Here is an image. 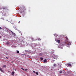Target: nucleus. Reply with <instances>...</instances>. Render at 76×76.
<instances>
[{"instance_id":"nucleus-12","label":"nucleus","mask_w":76,"mask_h":76,"mask_svg":"<svg viewBox=\"0 0 76 76\" xmlns=\"http://www.w3.org/2000/svg\"><path fill=\"white\" fill-rule=\"evenodd\" d=\"M9 44H10V42H7V45H9Z\"/></svg>"},{"instance_id":"nucleus-14","label":"nucleus","mask_w":76,"mask_h":76,"mask_svg":"<svg viewBox=\"0 0 76 76\" xmlns=\"http://www.w3.org/2000/svg\"><path fill=\"white\" fill-rule=\"evenodd\" d=\"M0 70L1 71V72H3V70H2V68H0Z\"/></svg>"},{"instance_id":"nucleus-8","label":"nucleus","mask_w":76,"mask_h":76,"mask_svg":"<svg viewBox=\"0 0 76 76\" xmlns=\"http://www.w3.org/2000/svg\"><path fill=\"white\" fill-rule=\"evenodd\" d=\"M67 45H71V43L70 42H69L68 43H67Z\"/></svg>"},{"instance_id":"nucleus-22","label":"nucleus","mask_w":76,"mask_h":76,"mask_svg":"<svg viewBox=\"0 0 76 76\" xmlns=\"http://www.w3.org/2000/svg\"><path fill=\"white\" fill-rule=\"evenodd\" d=\"M33 73H36V72H35V71H33Z\"/></svg>"},{"instance_id":"nucleus-10","label":"nucleus","mask_w":76,"mask_h":76,"mask_svg":"<svg viewBox=\"0 0 76 76\" xmlns=\"http://www.w3.org/2000/svg\"><path fill=\"white\" fill-rule=\"evenodd\" d=\"M43 61H44V62H47V60L45 59Z\"/></svg>"},{"instance_id":"nucleus-28","label":"nucleus","mask_w":76,"mask_h":76,"mask_svg":"<svg viewBox=\"0 0 76 76\" xmlns=\"http://www.w3.org/2000/svg\"><path fill=\"white\" fill-rule=\"evenodd\" d=\"M18 23H20V21H19V22H18Z\"/></svg>"},{"instance_id":"nucleus-11","label":"nucleus","mask_w":76,"mask_h":76,"mask_svg":"<svg viewBox=\"0 0 76 76\" xmlns=\"http://www.w3.org/2000/svg\"><path fill=\"white\" fill-rule=\"evenodd\" d=\"M11 75L12 76V75H14V72L13 71L11 73Z\"/></svg>"},{"instance_id":"nucleus-18","label":"nucleus","mask_w":76,"mask_h":76,"mask_svg":"<svg viewBox=\"0 0 76 76\" xmlns=\"http://www.w3.org/2000/svg\"><path fill=\"white\" fill-rule=\"evenodd\" d=\"M62 73V71H59V73Z\"/></svg>"},{"instance_id":"nucleus-17","label":"nucleus","mask_w":76,"mask_h":76,"mask_svg":"<svg viewBox=\"0 0 76 76\" xmlns=\"http://www.w3.org/2000/svg\"><path fill=\"white\" fill-rule=\"evenodd\" d=\"M57 41L59 43H60V40H58Z\"/></svg>"},{"instance_id":"nucleus-29","label":"nucleus","mask_w":76,"mask_h":76,"mask_svg":"<svg viewBox=\"0 0 76 76\" xmlns=\"http://www.w3.org/2000/svg\"><path fill=\"white\" fill-rule=\"evenodd\" d=\"M0 9H1V8H0Z\"/></svg>"},{"instance_id":"nucleus-20","label":"nucleus","mask_w":76,"mask_h":76,"mask_svg":"<svg viewBox=\"0 0 76 76\" xmlns=\"http://www.w3.org/2000/svg\"><path fill=\"white\" fill-rule=\"evenodd\" d=\"M19 53V51L18 50L17 51V53Z\"/></svg>"},{"instance_id":"nucleus-25","label":"nucleus","mask_w":76,"mask_h":76,"mask_svg":"<svg viewBox=\"0 0 76 76\" xmlns=\"http://www.w3.org/2000/svg\"><path fill=\"white\" fill-rule=\"evenodd\" d=\"M21 69H22V70H24V69H23V67H22V68H21Z\"/></svg>"},{"instance_id":"nucleus-27","label":"nucleus","mask_w":76,"mask_h":76,"mask_svg":"<svg viewBox=\"0 0 76 76\" xmlns=\"http://www.w3.org/2000/svg\"><path fill=\"white\" fill-rule=\"evenodd\" d=\"M6 58H7V59H8V58H7V57H6Z\"/></svg>"},{"instance_id":"nucleus-19","label":"nucleus","mask_w":76,"mask_h":76,"mask_svg":"<svg viewBox=\"0 0 76 76\" xmlns=\"http://www.w3.org/2000/svg\"><path fill=\"white\" fill-rule=\"evenodd\" d=\"M40 59H41V60H43V58H42V57H41V58H40Z\"/></svg>"},{"instance_id":"nucleus-16","label":"nucleus","mask_w":76,"mask_h":76,"mask_svg":"<svg viewBox=\"0 0 76 76\" xmlns=\"http://www.w3.org/2000/svg\"><path fill=\"white\" fill-rule=\"evenodd\" d=\"M36 75H38V72H36V73H35Z\"/></svg>"},{"instance_id":"nucleus-13","label":"nucleus","mask_w":76,"mask_h":76,"mask_svg":"<svg viewBox=\"0 0 76 76\" xmlns=\"http://www.w3.org/2000/svg\"><path fill=\"white\" fill-rule=\"evenodd\" d=\"M67 43H66V42H64V45H67Z\"/></svg>"},{"instance_id":"nucleus-3","label":"nucleus","mask_w":76,"mask_h":76,"mask_svg":"<svg viewBox=\"0 0 76 76\" xmlns=\"http://www.w3.org/2000/svg\"><path fill=\"white\" fill-rule=\"evenodd\" d=\"M66 41L67 42H69V38H68V37H66Z\"/></svg>"},{"instance_id":"nucleus-1","label":"nucleus","mask_w":76,"mask_h":76,"mask_svg":"<svg viewBox=\"0 0 76 76\" xmlns=\"http://www.w3.org/2000/svg\"><path fill=\"white\" fill-rule=\"evenodd\" d=\"M20 10H21L20 11V13H23V12H24L25 11H26V8H25V6L22 5L21 6H20Z\"/></svg>"},{"instance_id":"nucleus-31","label":"nucleus","mask_w":76,"mask_h":76,"mask_svg":"<svg viewBox=\"0 0 76 76\" xmlns=\"http://www.w3.org/2000/svg\"><path fill=\"white\" fill-rule=\"evenodd\" d=\"M1 68V67H0V68Z\"/></svg>"},{"instance_id":"nucleus-2","label":"nucleus","mask_w":76,"mask_h":76,"mask_svg":"<svg viewBox=\"0 0 76 76\" xmlns=\"http://www.w3.org/2000/svg\"><path fill=\"white\" fill-rule=\"evenodd\" d=\"M3 30L4 31H8V29H7L6 27H5L3 28Z\"/></svg>"},{"instance_id":"nucleus-26","label":"nucleus","mask_w":76,"mask_h":76,"mask_svg":"<svg viewBox=\"0 0 76 76\" xmlns=\"http://www.w3.org/2000/svg\"><path fill=\"white\" fill-rule=\"evenodd\" d=\"M29 51L28 50H26V52H29Z\"/></svg>"},{"instance_id":"nucleus-9","label":"nucleus","mask_w":76,"mask_h":76,"mask_svg":"<svg viewBox=\"0 0 76 76\" xmlns=\"http://www.w3.org/2000/svg\"><path fill=\"white\" fill-rule=\"evenodd\" d=\"M53 66H54V67H57V65H56V64H53Z\"/></svg>"},{"instance_id":"nucleus-30","label":"nucleus","mask_w":76,"mask_h":76,"mask_svg":"<svg viewBox=\"0 0 76 76\" xmlns=\"http://www.w3.org/2000/svg\"><path fill=\"white\" fill-rule=\"evenodd\" d=\"M2 19H3L2 18H1Z\"/></svg>"},{"instance_id":"nucleus-15","label":"nucleus","mask_w":76,"mask_h":76,"mask_svg":"<svg viewBox=\"0 0 76 76\" xmlns=\"http://www.w3.org/2000/svg\"><path fill=\"white\" fill-rule=\"evenodd\" d=\"M9 31H10L11 32L12 34H15V33L12 32V31H10V30H9Z\"/></svg>"},{"instance_id":"nucleus-24","label":"nucleus","mask_w":76,"mask_h":76,"mask_svg":"<svg viewBox=\"0 0 76 76\" xmlns=\"http://www.w3.org/2000/svg\"><path fill=\"white\" fill-rule=\"evenodd\" d=\"M0 29H3V28H2L0 27Z\"/></svg>"},{"instance_id":"nucleus-21","label":"nucleus","mask_w":76,"mask_h":76,"mask_svg":"<svg viewBox=\"0 0 76 76\" xmlns=\"http://www.w3.org/2000/svg\"><path fill=\"white\" fill-rule=\"evenodd\" d=\"M24 70H25V71H26V70H28V69H25Z\"/></svg>"},{"instance_id":"nucleus-5","label":"nucleus","mask_w":76,"mask_h":76,"mask_svg":"<svg viewBox=\"0 0 76 76\" xmlns=\"http://www.w3.org/2000/svg\"><path fill=\"white\" fill-rule=\"evenodd\" d=\"M2 16H6V15L4 13H3L2 14Z\"/></svg>"},{"instance_id":"nucleus-6","label":"nucleus","mask_w":76,"mask_h":76,"mask_svg":"<svg viewBox=\"0 0 76 76\" xmlns=\"http://www.w3.org/2000/svg\"><path fill=\"white\" fill-rule=\"evenodd\" d=\"M67 65H68V66H71L72 64H68Z\"/></svg>"},{"instance_id":"nucleus-7","label":"nucleus","mask_w":76,"mask_h":76,"mask_svg":"<svg viewBox=\"0 0 76 76\" xmlns=\"http://www.w3.org/2000/svg\"><path fill=\"white\" fill-rule=\"evenodd\" d=\"M4 67H5V68H6V65H4L2 67V68H4Z\"/></svg>"},{"instance_id":"nucleus-4","label":"nucleus","mask_w":76,"mask_h":76,"mask_svg":"<svg viewBox=\"0 0 76 76\" xmlns=\"http://www.w3.org/2000/svg\"><path fill=\"white\" fill-rule=\"evenodd\" d=\"M3 10H4V11H6V10H7V8L6 7H4L3 8Z\"/></svg>"},{"instance_id":"nucleus-23","label":"nucleus","mask_w":76,"mask_h":76,"mask_svg":"<svg viewBox=\"0 0 76 76\" xmlns=\"http://www.w3.org/2000/svg\"><path fill=\"white\" fill-rule=\"evenodd\" d=\"M13 70H15V71H16V69H15V68H13Z\"/></svg>"}]
</instances>
